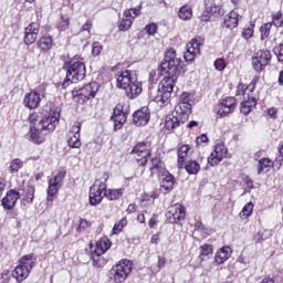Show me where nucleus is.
Listing matches in <instances>:
<instances>
[{"mask_svg":"<svg viewBox=\"0 0 283 283\" xmlns=\"http://www.w3.org/2000/svg\"><path fill=\"white\" fill-rule=\"evenodd\" d=\"M175 187H176V177H174L171 172L167 171L164 175H161L159 191H161L165 196H167V193H171V191H174Z\"/></svg>","mask_w":283,"mask_h":283,"instance_id":"nucleus-27","label":"nucleus"},{"mask_svg":"<svg viewBox=\"0 0 283 283\" xmlns=\"http://www.w3.org/2000/svg\"><path fill=\"white\" fill-rule=\"evenodd\" d=\"M264 231H259L255 235H254V242L255 244H260V242H264V240H266V237H264Z\"/></svg>","mask_w":283,"mask_h":283,"instance_id":"nucleus-60","label":"nucleus"},{"mask_svg":"<svg viewBox=\"0 0 283 283\" xmlns=\"http://www.w3.org/2000/svg\"><path fill=\"white\" fill-rule=\"evenodd\" d=\"M109 249H112V241L107 237H102L95 242V249L93 251L105 254Z\"/></svg>","mask_w":283,"mask_h":283,"instance_id":"nucleus-36","label":"nucleus"},{"mask_svg":"<svg viewBox=\"0 0 283 283\" xmlns=\"http://www.w3.org/2000/svg\"><path fill=\"white\" fill-rule=\"evenodd\" d=\"M271 28H273V23L266 22L260 28L261 40L264 41L271 36Z\"/></svg>","mask_w":283,"mask_h":283,"instance_id":"nucleus-47","label":"nucleus"},{"mask_svg":"<svg viewBox=\"0 0 283 283\" xmlns=\"http://www.w3.org/2000/svg\"><path fill=\"white\" fill-rule=\"evenodd\" d=\"M209 143V137L207 134H201L196 138V145L199 147V145H207Z\"/></svg>","mask_w":283,"mask_h":283,"instance_id":"nucleus-56","label":"nucleus"},{"mask_svg":"<svg viewBox=\"0 0 283 283\" xmlns=\"http://www.w3.org/2000/svg\"><path fill=\"white\" fill-rule=\"evenodd\" d=\"M211 17H213L212 14H211V12L206 8L205 10H203V12H202V14H201V21H203V22H209V21H211Z\"/></svg>","mask_w":283,"mask_h":283,"instance_id":"nucleus-62","label":"nucleus"},{"mask_svg":"<svg viewBox=\"0 0 283 283\" xmlns=\"http://www.w3.org/2000/svg\"><path fill=\"white\" fill-rule=\"evenodd\" d=\"M266 114L268 116H270V118H277V108L275 107L268 108Z\"/></svg>","mask_w":283,"mask_h":283,"instance_id":"nucleus-64","label":"nucleus"},{"mask_svg":"<svg viewBox=\"0 0 283 283\" xmlns=\"http://www.w3.org/2000/svg\"><path fill=\"white\" fill-rule=\"evenodd\" d=\"M21 207H29L34 203L36 198V188L32 185H23L19 190Z\"/></svg>","mask_w":283,"mask_h":283,"instance_id":"nucleus-19","label":"nucleus"},{"mask_svg":"<svg viewBox=\"0 0 283 283\" xmlns=\"http://www.w3.org/2000/svg\"><path fill=\"white\" fill-rule=\"evenodd\" d=\"M130 155L134 158L135 167H139L144 172L149 158H151V147L147 142H138L130 150Z\"/></svg>","mask_w":283,"mask_h":283,"instance_id":"nucleus-7","label":"nucleus"},{"mask_svg":"<svg viewBox=\"0 0 283 283\" xmlns=\"http://www.w3.org/2000/svg\"><path fill=\"white\" fill-rule=\"evenodd\" d=\"M103 255V253L96 252L94 250L90 252V258L93 262V266H96V269H103V266L107 264V260H105Z\"/></svg>","mask_w":283,"mask_h":283,"instance_id":"nucleus-38","label":"nucleus"},{"mask_svg":"<svg viewBox=\"0 0 283 283\" xmlns=\"http://www.w3.org/2000/svg\"><path fill=\"white\" fill-rule=\"evenodd\" d=\"M101 52H103V45L98 42H94L92 46L93 56H101Z\"/></svg>","mask_w":283,"mask_h":283,"instance_id":"nucleus-55","label":"nucleus"},{"mask_svg":"<svg viewBox=\"0 0 283 283\" xmlns=\"http://www.w3.org/2000/svg\"><path fill=\"white\" fill-rule=\"evenodd\" d=\"M213 65L218 72H224V70H227V61L224 60V57H218L214 61Z\"/></svg>","mask_w":283,"mask_h":283,"instance_id":"nucleus-52","label":"nucleus"},{"mask_svg":"<svg viewBox=\"0 0 283 283\" xmlns=\"http://www.w3.org/2000/svg\"><path fill=\"white\" fill-rule=\"evenodd\" d=\"M45 132H43L41 128H36V126L30 127V140L34 145H43L45 143Z\"/></svg>","mask_w":283,"mask_h":283,"instance_id":"nucleus-30","label":"nucleus"},{"mask_svg":"<svg viewBox=\"0 0 283 283\" xmlns=\"http://www.w3.org/2000/svg\"><path fill=\"white\" fill-rule=\"evenodd\" d=\"M108 180H109V174L104 172L103 180L97 179L94 182V185L90 188L88 202L91 207H97V205H101V202H103V199L105 198V191L107 189Z\"/></svg>","mask_w":283,"mask_h":283,"instance_id":"nucleus-11","label":"nucleus"},{"mask_svg":"<svg viewBox=\"0 0 283 283\" xmlns=\"http://www.w3.org/2000/svg\"><path fill=\"white\" fill-rule=\"evenodd\" d=\"M21 195L17 189H10L7 191L6 196L2 198L1 203L4 211H12L14 207H17V202H19Z\"/></svg>","mask_w":283,"mask_h":283,"instance_id":"nucleus-25","label":"nucleus"},{"mask_svg":"<svg viewBox=\"0 0 283 283\" xmlns=\"http://www.w3.org/2000/svg\"><path fill=\"white\" fill-rule=\"evenodd\" d=\"M260 83L259 75H255L250 84L239 83L235 91V96H244V101L240 104V112L244 116H249L258 107V98H255V87Z\"/></svg>","mask_w":283,"mask_h":283,"instance_id":"nucleus-3","label":"nucleus"},{"mask_svg":"<svg viewBox=\"0 0 283 283\" xmlns=\"http://www.w3.org/2000/svg\"><path fill=\"white\" fill-rule=\"evenodd\" d=\"M23 105L28 107V109H38L41 105V94L36 91L27 93L23 98Z\"/></svg>","mask_w":283,"mask_h":283,"instance_id":"nucleus-28","label":"nucleus"},{"mask_svg":"<svg viewBox=\"0 0 283 283\" xmlns=\"http://www.w3.org/2000/svg\"><path fill=\"white\" fill-rule=\"evenodd\" d=\"M205 45V38L196 35L187 43V51L184 54L185 61L191 63L196 61V56L200 54V48Z\"/></svg>","mask_w":283,"mask_h":283,"instance_id":"nucleus-16","label":"nucleus"},{"mask_svg":"<svg viewBox=\"0 0 283 283\" xmlns=\"http://www.w3.org/2000/svg\"><path fill=\"white\" fill-rule=\"evenodd\" d=\"M178 169H185L189 176H198L200 174V164L197 160L190 159L184 163V166H178Z\"/></svg>","mask_w":283,"mask_h":283,"instance_id":"nucleus-35","label":"nucleus"},{"mask_svg":"<svg viewBox=\"0 0 283 283\" xmlns=\"http://www.w3.org/2000/svg\"><path fill=\"white\" fill-rule=\"evenodd\" d=\"M40 31H41V24H39L38 22H31L24 29V38H23L24 45H32L33 43H36V39H39Z\"/></svg>","mask_w":283,"mask_h":283,"instance_id":"nucleus-23","label":"nucleus"},{"mask_svg":"<svg viewBox=\"0 0 283 283\" xmlns=\"http://www.w3.org/2000/svg\"><path fill=\"white\" fill-rule=\"evenodd\" d=\"M129 224V221L127 220V217H123L119 221H117L113 229H112V235H120L123 233V229Z\"/></svg>","mask_w":283,"mask_h":283,"instance_id":"nucleus-41","label":"nucleus"},{"mask_svg":"<svg viewBox=\"0 0 283 283\" xmlns=\"http://www.w3.org/2000/svg\"><path fill=\"white\" fill-rule=\"evenodd\" d=\"M187 220V207L182 203H175L168 207L166 212V222L168 224H180Z\"/></svg>","mask_w":283,"mask_h":283,"instance_id":"nucleus-15","label":"nucleus"},{"mask_svg":"<svg viewBox=\"0 0 283 283\" xmlns=\"http://www.w3.org/2000/svg\"><path fill=\"white\" fill-rule=\"evenodd\" d=\"M276 163H280L281 167L283 166V142L277 147Z\"/></svg>","mask_w":283,"mask_h":283,"instance_id":"nucleus-57","label":"nucleus"},{"mask_svg":"<svg viewBox=\"0 0 283 283\" xmlns=\"http://www.w3.org/2000/svg\"><path fill=\"white\" fill-rule=\"evenodd\" d=\"M238 107V99L233 96H228L220 101V103L214 107L216 114L219 115V118H224L229 114H233Z\"/></svg>","mask_w":283,"mask_h":283,"instance_id":"nucleus-17","label":"nucleus"},{"mask_svg":"<svg viewBox=\"0 0 283 283\" xmlns=\"http://www.w3.org/2000/svg\"><path fill=\"white\" fill-rule=\"evenodd\" d=\"M158 222H160V221L158 220V213H154V214L151 216V218L149 219V221H148V227H149V229H156Z\"/></svg>","mask_w":283,"mask_h":283,"instance_id":"nucleus-58","label":"nucleus"},{"mask_svg":"<svg viewBox=\"0 0 283 283\" xmlns=\"http://www.w3.org/2000/svg\"><path fill=\"white\" fill-rule=\"evenodd\" d=\"M255 30V24L250 23L249 27H245L241 33L242 38L245 39V41H249V39H253V33Z\"/></svg>","mask_w":283,"mask_h":283,"instance_id":"nucleus-49","label":"nucleus"},{"mask_svg":"<svg viewBox=\"0 0 283 283\" xmlns=\"http://www.w3.org/2000/svg\"><path fill=\"white\" fill-rule=\"evenodd\" d=\"M156 199H158V195L154 190L150 192H144L140 196V202H151V200H156Z\"/></svg>","mask_w":283,"mask_h":283,"instance_id":"nucleus-51","label":"nucleus"},{"mask_svg":"<svg viewBox=\"0 0 283 283\" xmlns=\"http://www.w3.org/2000/svg\"><path fill=\"white\" fill-rule=\"evenodd\" d=\"M211 255H213V245L209 243H203L199 247V260L201 262H205V259Z\"/></svg>","mask_w":283,"mask_h":283,"instance_id":"nucleus-40","label":"nucleus"},{"mask_svg":"<svg viewBox=\"0 0 283 283\" xmlns=\"http://www.w3.org/2000/svg\"><path fill=\"white\" fill-rule=\"evenodd\" d=\"M91 227H92V221L84 218H80L78 224L75 231L76 233H85V231H87V229H91Z\"/></svg>","mask_w":283,"mask_h":283,"instance_id":"nucleus-46","label":"nucleus"},{"mask_svg":"<svg viewBox=\"0 0 283 283\" xmlns=\"http://www.w3.org/2000/svg\"><path fill=\"white\" fill-rule=\"evenodd\" d=\"M146 34H148L149 36H154V34H156V32H158V24L157 23H148L145 28H144Z\"/></svg>","mask_w":283,"mask_h":283,"instance_id":"nucleus-53","label":"nucleus"},{"mask_svg":"<svg viewBox=\"0 0 283 283\" xmlns=\"http://www.w3.org/2000/svg\"><path fill=\"white\" fill-rule=\"evenodd\" d=\"M149 171H150V178H154L157 176V178H161L165 174H167V166L163 161V157L155 156L150 158L149 161Z\"/></svg>","mask_w":283,"mask_h":283,"instance_id":"nucleus-21","label":"nucleus"},{"mask_svg":"<svg viewBox=\"0 0 283 283\" xmlns=\"http://www.w3.org/2000/svg\"><path fill=\"white\" fill-rule=\"evenodd\" d=\"M134 263L127 259L119 260L109 270V277L114 283H123L132 275Z\"/></svg>","mask_w":283,"mask_h":283,"instance_id":"nucleus-9","label":"nucleus"},{"mask_svg":"<svg viewBox=\"0 0 283 283\" xmlns=\"http://www.w3.org/2000/svg\"><path fill=\"white\" fill-rule=\"evenodd\" d=\"M178 17L182 21H189L193 17V10L188 4H185L179 9Z\"/></svg>","mask_w":283,"mask_h":283,"instance_id":"nucleus-43","label":"nucleus"},{"mask_svg":"<svg viewBox=\"0 0 283 283\" xmlns=\"http://www.w3.org/2000/svg\"><path fill=\"white\" fill-rule=\"evenodd\" d=\"M240 23V13L235 10L230 11L223 19V25L230 30L238 28Z\"/></svg>","mask_w":283,"mask_h":283,"instance_id":"nucleus-32","label":"nucleus"},{"mask_svg":"<svg viewBox=\"0 0 283 283\" xmlns=\"http://www.w3.org/2000/svg\"><path fill=\"white\" fill-rule=\"evenodd\" d=\"M39 118H41V116H39V113L33 112L29 115L28 120L31 125H36V123H39Z\"/></svg>","mask_w":283,"mask_h":283,"instance_id":"nucleus-59","label":"nucleus"},{"mask_svg":"<svg viewBox=\"0 0 283 283\" xmlns=\"http://www.w3.org/2000/svg\"><path fill=\"white\" fill-rule=\"evenodd\" d=\"M23 165H24L23 160H21L20 158H14L10 161L9 171L11 174H19Z\"/></svg>","mask_w":283,"mask_h":283,"instance_id":"nucleus-45","label":"nucleus"},{"mask_svg":"<svg viewBox=\"0 0 283 283\" xmlns=\"http://www.w3.org/2000/svg\"><path fill=\"white\" fill-rule=\"evenodd\" d=\"M253 202L251 201L245 203L242 210L239 212V218H241V220H247L248 218H251V216H253Z\"/></svg>","mask_w":283,"mask_h":283,"instance_id":"nucleus-44","label":"nucleus"},{"mask_svg":"<svg viewBox=\"0 0 283 283\" xmlns=\"http://www.w3.org/2000/svg\"><path fill=\"white\" fill-rule=\"evenodd\" d=\"M66 176L67 170H65V168H60L52 172L51 178L49 179L46 195L48 202H54V200H56V197L59 196V189L63 187V180H65Z\"/></svg>","mask_w":283,"mask_h":283,"instance_id":"nucleus-10","label":"nucleus"},{"mask_svg":"<svg viewBox=\"0 0 283 283\" xmlns=\"http://www.w3.org/2000/svg\"><path fill=\"white\" fill-rule=\"evenodd\" d=\"M175 114L184 120V123H187L189 120V116H191V104H178L175 107Z\"/></svg>","mask_w":283,"mask_h":283,"instance_id":"nucleus-33","label":"nucleus"},{"mask_svg":"<svg viewBox=\"0 0 283 283\" xmlns=\"http://www.w3.org/2000/svg\"><path fill=\"white\" fill-rule=\"evenodd\" d=\"M182 67H185V62H182L181 57H178L176 49L170 48L167 50L164 61L159 66L160 75L164 78L158 84L156 95H150L151 101L157 103L159 107L169 105V99L171 98V94H174V87L178 83Z\"/></svg>","mask_w":283,"mask_h":283,"instance_id":"nucleus-1","label":"nucleus"},{"mask_svg":"<svg viewBox=\"0 0 283 283\" xmlns=\"http://www.w3.org/2000/svg\"><path fill=\"white\" fill-rule=\"evenodd\" d=\"M63 70H66V77L62 83V88L67 90L72 83H78L85 80V74H87L85 57L81 54L74 55L64 62Z\"/></svg>","mask_w":283,"mask_h":283,"instance_id":"nucleus-2","label":"nucleus"},{"mask_svg":"<svg viewBox=\"0 0 283 283\" xmlns=\"http://www.w3.org/2000/svg\"><path fill=\"white\" fill-rule=\"evenodd\" d=\"M140 10H143V3L135 8L124 10L123 18L117 22L118 31L127 32L128 30H132L134 21H136L137 17H140Z\"/></svg>","mask_w":283,"mask_h":283,"instance_id":"nucleus-13","label":"nucleus"},{"mask_svg":"<svg viewBox=\"0 0 283 283\" xmlns=\"http://www.w3.org/2000/svg\"><path fill=\"white\" fill-rule=\"evenodd\" d=\"M272 25H275V28H282L283 27V14L282 11H277L275 13H272Z\"/></svg>","mask_w":283,"mask_h":283,"instance_id":"nucleus-48","label":"nucleus"},{"mask_svg":"<svg viewBox=\"0 0 283 283\" xmlns=\"http://www.w3.org/2000/svg\"><path fill=\"white\" fill-rule=\"evenodd\" d=\"M165 264H167V258L158 256L157 269H165Z\"/></svg>","mask_w":283,"mask_h":283,"instance_id":"nucleus-63","label":"nucleus"},{"mask_svg":"<svg viewBox=\"0 0 283 283\" xmlns=\"http://www.w3.org/2000/svg\"><path fill=\"white\" fill-rule=\"evenodd\" d=\"M2 283H10V270H3L0 274Z\"/></svg>","mask_w":283,"mask_h":283,"instance_id":"nucleus-61","label":"nucleus"},{"mask_svg":"<svg viewBox=\"0 0 283 283\" xmlns=\"http://www.w3.org/2000/svg\"><path fill=\"white\" fill-rule=\"evenodd\" d=\"M193 101V94L189 92H184L180 95L179 104L181 105H191V102Z\"/></svg>","mask_w":283,"mask_h":283,"instance_id":"nucleus-50","label":"nucleus"},{"mask_svg":"<svg viewBox=\"0 0 283 283\" xmlns=\"http://www.w3.org/2000/svg\"><path fill=\"white\" fill-rule=\"evenodd\" d=\"M129 112L125 111V106L118 103L113 111L112 120H114L115 129H123V125L127 123Z\"/></svg>","mask_w":283,"mask_h":283,"instance_id":"nucleus-20","label":"nucleus"},{"mask_svg":"<svg viewBox=\"0 0 283 283\" xmlns=\"http://www.w3.org/2000/svg\"><path fill=\"white\" fill-rule=\"evenodd\" d=\"M92 28H94V22L92 20H86V22L81 27L80 32H87L88 36L92 34Z\"/></svg>","mask_w":283,"mask_h":283,"instance_id":"nucleus-54","label":"nucleus"},{"mask_svg":"<svg viewBox=\"0 0 283 283\" xmlns=\"http://www.w3.org/2000/svg\"><path fill=\"white\" fill-rule=\"evenodd\" d=\"M273 59V55L271 54V51L269 49H261L253 53L251 57V65L254 70V72H264L269 65H271V60Z\"/></svg>","mask_w":283,"mask_h":283,"instance_id":"nucleus-14","label":"nucleus"},{"mask_svg":"<svg viewBox=\"0 0 283 283\" xmlns=\"http://www.w3.org/2000/svg\"><path fill=\"white\" fill-rule=\"evenodd\" d=\"M149 118H151V111L147 106L139 108L133 114V123L136 127H145V125L149 124Z\"/></svg>","mask_w":283,"mask_h":283,"instance_id":"nucleus-26","label":"nucleus"},{"mask_svg":"<svg viewBox=\"0 0 283 283\" xmlns=\"http://www.w3.org/2000/svg\"><path fill=\"white\" fill-rule=\"evenodd\" d=\"M229 156V148L222 143L214 146L213 151L208 157V165L210 167H218L221 161Z\"/></svg>","mask_w":283,"mask_h":283,"instance_id":"nucleus-18","label":"nucleus"},{"mask_svg":"<svg viewBox=\"0 0 283 283\" xmlns=\"http://www.w3.org/2000/svg\"><path fill=\"white\" fill-rule=\"evenodd\" d=\"M282 169V165L280 163H277V157L273 159L269 158V157H263L258 161L256 165V171L258 175L260 176V174H268V171H271V169Z\"/></svg>","mask_w":283,"mask_h":283,"instance_id":"nucleus-24","label":"nucleus"},{"mask_svg":"<svg viewBox=\"0 0 283 283\" xmlns=\"http://www.w3.org/2000/svg\"><path fill=\"white\" fill-rule=\"evenodd\" d=\"M180 125H185V120L172 113L166 117L164 129L168 132V134H174V132H176Z\"/></svg>","mask_w":283,"mask_h":283,"instance_id":"nucleus-29","label":"nucleus"},{"mask_svg":"<svg viewBox=\"0 0 283 283\" xmlns=\"http://www.w3.org/2000/svg\"><path fill=\"white\" fill-rule=\"evenodd\" d=\"M189 151H191V145L184 144L177 149V167L185 166L187 158H189Z\"/></svg>","mask_w":283,"mask_h":283,"instance_id":"nucleus-31","label":"nucleus"},{"mask_svg":"<svg viewBox=\"0 0 283 283\" xmlns=\"http://www.w3.org/2000/svg\"><path fill=\"white\" fill-rule=\"evenodd\" d=\"M43 111L46 114H44L39 123L40 129L44 132V134H52L61 120V108L55 106L54 103L50 102L45 104Z\"/></svg>","mask_w":283,"mask_h":283,"instance_id":"nucleus-5","label":"nucleus"},{"mask_svg":"<svg viewBox=\"0 0 283 283\" xmlns=\"http://www.w3.org/2000/svg\"><path fill=\"white\" fill-rule=\"evenodd\" d=\"M98 90H101V85H98L96 82H90L77 90L74 88L72 91L73 101L78 105H85V103H88V101H94V98H96Z\"/></svg>","mask_w":283,"mask_h":283,"instance_id":"nucleus-8","label":"nucleus"},{"mask_svg":"<svg viewBox=\"0 0 283 283\" xmlns=\"http://www.w3.org/2000/svg\"><path fill=\"white\" fill-rule=\"evenodd\" d=\"M206 9L212 17H224V9L220 2L206 3Z\"/></svg>","mask_w":283,"mask_h":283,"instance_id":"nucleus-39","label":"nucleus"},{"mask_svg":"<svg viewBox=\"0 0 283 283\" xmlns=\"http://www.w3.org/2000/svg\"><path fill=\"white\" fill-rule=\"evenodd\" d=\"M81 127L82 124L76 122L67 134V145L72 149H81Z\"/></svg>","mask_w":283,"mask_h":283,"instance_id":"nucleus-22","label":"nucleus"},{"mask_svg":"<svg viewBox=\"0 0 283 283\" xmlns=\"http://www.w3.org/2000/svg\"><path fill=\"white\" fill-rule=\"evenodd\" d=\"M34 266H36V258H34V254L23 255L19 260V264L11 272V276L18 283L25 282V280L30 277V271H32Z\"/></svg>","mask_w":283,"mask_h":283,"instance_id":"nucleus-6","label":"nucleus"},{"mask_svg":"<svg viewBox=\"0 0 283 283\" xmlns=\"http://www.w3.org/2000/svg\"><path fill=\"white\" fill-rule=\"evenodd\" d=\"M115 78L116 87L124 90L127 98L134 99L143 93V83L132 76L130 70L119 71Z\"/></svg>","mask_w":283,"mask_h":283,"instance_id":"nucleus-4","label":"nucleus"},{"mask_svg":"<svg viewBox=\"0 0 283 283\" xmlns=\"http://www.w3.org/2000/svg\"><path fill=\"white\" fill-rule=\"evenodd\" d=\"M36 48L40 50L39 60L42 65L50 63V51L54 48V38L50 33L42 34L36 41Z\"/></svg>","mask_w":283,"mask_h":283,"instance_id":"nucleus-12","label":"nucleus"},{"mask_svg":"<svg viewBox=\"0 0 283 283\" xmlns=\"http://www.w3.org/2000/svg\"><path fill=\"white\" fill-rule=\"evenodd\" d=\"M231 247L224 245L221 249H219L214 254V262L216 264H224L229 258H231Z\"/></svg>","mask_w":283,"mask_h":283,"instance_id":"nucleus-34","label":"nucleus"},{"mask_svg":"<svg viewBox=\"0 0 283 283\" xmlns=\"http://www.w3.org/2000/svg\"><path fill=\"white\" fill-rule=\"evenodd\" d=\"M70 21H71L70 15L61 14L60 21L56 24V29L59 30V32H65V30H70V24H71Z\"/></svg>","mask_w":283,"mask_h":283,"instance_id":"nucleus-42","label":"nucleus"},{"mask_svg":"<svg viewBox=\"0 0 283 283\" xmlns=\"http://www.w3.org/2000/svg\"><path fill=\"white\" fill-rule=\"evenodd\" d=\"M124 193H125V188L107 189V187H106L104 197L106 200L116 201V200H120V198L124 196Z\"/></svg>","mask_w":283,"mask_h":283,"instance_id":"nucleus-37","label":"nucleus"}]
</instances>
